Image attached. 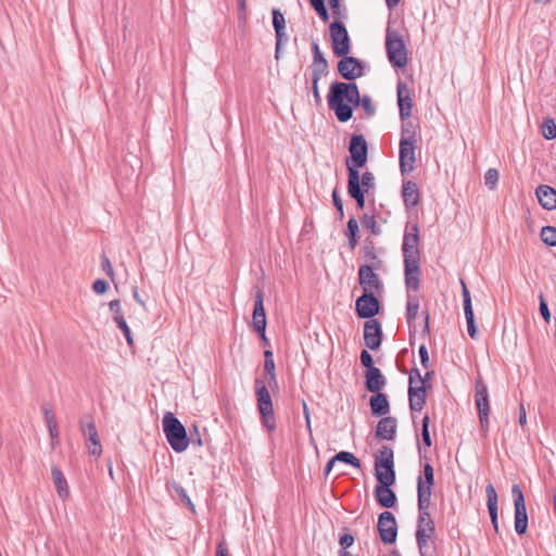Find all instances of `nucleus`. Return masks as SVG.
<instances>
[{
    "label": "nucleus",
    "instance_id": "61",
    "mask_svg": "<svg viewBox=\"0 0 556 556\" xmlns=\"http://www.w3.org/2000/svg\"><path fill=\"white\" fill-rule=\"evenodd\" d=\"M228 555H229V551H228V547H227V544H226L225 540L223 539L217 544L215 556H228Z\"/></svg>",
    "mask_w": 556,
    "mask_h": 556
},
{
    "label": "nucleus",
    "instance_id": "59",
    "mask_svg": "<svg viewBox=\"0 0 556 556\" xmlns=\"http://www.w3.org/2000/svg\"><path fill=\"white\" fill-rule=\"evenodd\" d=\"M312 8L316 11V13L324 22H327L329 20V13L325 3L312 5Z\"/></svg>",
    "mask_w": 556,
    "mask_h": 556
},
{
    "label": "nucleus",
    "instance_id": "47",
    "mask_svg": "<svg viewBox=\"0 0 556 556\" xmlns=\"http://www.w3.org/2000/svg\"><path fill=\"white\" fill-rule=\"evenodd\" d=\"M429 422H430V418L428 415H426L422 418L421 437H422L424 444L428 447H430L432 444V441L430 438V432H429Z\"/></svg>",
    "mask_w": 556,
    "mask_h": 556
},
{
    "label": "nucleus",
    "instance_id": "44",
    "mask_svg": "<svg viewBox=\"0 0 556 556\" xmlns=\"http://www.w3.org/2000/svg\"><path fill=\"white\" fill-rule=\"evenodd\" d=\"M500 174L495 168H489L484 175V182L490 189H494L498 182Z\"/></svg>",
    "mask_w": 556,
    "mask_h": 556
},
{
    "label": "nucleus",
    "instance_id": "17",
    "mask_svg": "<svg viewBox=\"0 0 556 556\" xmlns=\"http://www.w3.org/2000/svg\"><path fill=\"white\" fill-rule=\"evenodd\" d=\"M416 141L406 139L400 140V169L401 173L409 174L414 170L416 162Z\"/></svg>",
    "mask_w": 556,
    "mask_h": 556
},
{
    "label": "nucleus",
    "instance_id": "55",
    "mask_svg": "<svg viewBox=\"0 0 556 556\" xmlns=\"http://www.w3.org/2000/svg\"><path fill=\"white\" fill-rule=\"evenodd\" d=\"M312 53H313V62H328L324 56L317 42L313 41L312 43Z\"/></svg>",
    "mask_w": 556,
    "mask_h": 556
},
{
    "label": "nucleus",
    "instance_id": "36",
    "mask_svg": "<svg viewBox=\"0 0 556 556\" xmlns=\"http://www.w3.org/2000/svg\"><path fill=\"white\" fill-rule=\"evenodd\" d=\"M419 311V299L417 295L407 293V302H406V318L408 325L417 318Z\"/></svg>",
    "mask_w": 556,
    "mask_h": 556
},
{
    "label": "nucleus",
    "instance_id": "32",
    "mask_svg": "<svg viewBox=\"0 0 556 556\" xmlns=\"http://www.w3.org/2000/svg\"><path fill=\"white\" fill-rule=\"evenodd\" d=\"M376 478L378 481L395 482L394 462L375 459Z\"/></svg>",
    "mask_w": 556,
    "mask_h": 556
},
{
    "label": "nucleus",
    "instance_id": "11",
    "mask_svg": "<svg viewBox=\"0 0 556 556\" xmlns=\"http://www.w3.org/2000/svg\"><path fill=\"white\" fill-rule=\"evenodd\" d=\"M255 302L253 309V328L255 332L260 334L265 344H268V340L265 334L266 330V314L264 308V292L261 288L254 287Z\"/></svg>",
    "mask_w": 556,
    "mask_h": 556
},
{
    "label": "nucleus",
    "instance_id": "62",
    "mask_svg": "<svg viewBox=\"0 0 556 556\" xmlns=\"http://www.w3.org/2000/svg\"><path fill=\"white\" fill-rule=\"evenodd\" d=\"M479 415V421H480V426H481V429L484 431V433L488 432L489 430V415L490 413H484V414H478Z\"/></svg>",
    "mask_w": 556,
    "mask_h": 556
},
{
    "label": "nucleus",
    "instance_id": "41",
    "mask_svg": "<svg viewBox=\"0 0 556 556\" xmlns=\"http://www.w3.org/2000/svg\"><path fill=\"white\" fill-rule=\"evenodd\" d=\"M541 128L545 139L552 140L556 138V123L553 118H545Z\"/></svg>",
    "mask_w": 556,
    "mask_h": 556
},
{
    "label": "nucleus",
    "instance_id": "3",
    "mask_svg": "<svg viewBox=\"0 0 556 556\" xmlns=\"http://www.w3.org/2000/svg\"><path fill=\"white\" fill-rule=\"evenodd\" d=\"M163 431L168 444L176 453L185 452L190 443L185 426L173 413H166L163 417Z\"/></svg>",
    "mask_w": 556,
    "mask_h": 556
},
{
    "label": "nucleus",
    "instance_id": "51",
    "mask_svg": "<svg viewBox=\"0 0 556 556\" xmlns=\"http://www.w3.org/2000/svg\"><path fill=\"white\" fill-rule=\"evenodd\" d=\"M361 363L364 367H366V370H370L371 368H376L374 366V359L370 353L366 350H363L361 353Z\"/></svg>",
    "mask_w": 556,
    "mask_h": 556
},
{
    "label": "nucleus",
    "instance_id": "40",
    "mask_svg": "<svg viewBox=\"0 0 556 556\" xmlns=\"http://www.w3.org/2000/svg\"><path fill=\"white\" fill-rule=\"evenodd\" d=\"M334 459L351 465L354 468H361V460L351 452L341 451L334 455Z\"/></svg>",
    "mask_w": 556,
    "mask_h": 556
},
{
    "label": "nucleus",
    "instance_id": "60",
    "mask_svg": "<svg viewBox=\"0 0 556 556\" xmlns=\"http://www.w3.org/2000/svg\"><path fill=\"white\" fill-rule=\"evenodd\" d=\"M312 80V91H313V94H314V99H315V102L317 105H320L321 104V98H320V94H319V89H318V83L320 79H313L311 78Z\"/></svg>",
    "mask_w": 556,
    "mask_h": 556
},
{
    "label": "nucleus",
    "instance_id": "54",
    "mask_svg": "<svg viewBox=\"0 0 556 556\" xmlns=\"http://www.w3.org/2000/svg\"><path fill=\"white\" fill-rule=\"evenodd\" d=\"M358 223L357 220L354 218V217H351L348 222V225H346V231H345V235L348 237H351V236H357L358 233Z\"/></svg>",
    "mask_w": 556,
    "mask_h": 556
},
{
    "label": "nucleus",
    "instance_id": "13",
    "mask_svg": "<svg viewBox=\"0 0 556 556\" xmlns=\"http://www.w3.org/2000/svg\"><path fill=\"white\" fill-rule=\"evenodd\" d=\"M376 292H364L355 302V311L359 318L374 319L379 313L380 302L375 295Z\"/></svg>",
    "mask_w": 556,
    "mask_h": 556
},
{
    "label": "nucleus",
    "instance_id": "27",
    "mask_svg": "<svg viewBox=\"0 0 556 556\" xmlns=\"http://www.w3.org/2000/svg\"><path fill=\"white\" fill-rule=\"evenodd\" d=\"M485 494H486V506L490 514L491 523L495 530V532H498V516H497V493L492 483H489L485 486Z\"/></svg>",
    "mask_w": 556,
    "mask_h": 556
},
{
    "label": "nucleus",
    "instance_id": "35",
    "mask_svg": "<svg viewBox=\"0 0 556 556\" xmlns=\"http://www.w3.org/2000/svg\"><path fill=\"white\" fill-rule=\"evenodd\" d=\"M273 26L276 34V39H278V43L281 40H288L286 35V18L279 9H274L273 12Z\"/></svg>",
    "mask_w": 556,
    "mask_h": 556
},
{
    "label": "nucleus",
    "instance_id": "43",
    "mask_svg": "<svg viewBox=\"0 0 556 556\" xmlns=\"http://www.w3.org/2000/svg\"><path fill=\"white\" fill-rule=\"evenodd\" d=\"M312 78L320 79L321 76L328 74L329 64L328 62H313L311 65Z\"/></svg>",
    "mask_w": 556,
    "mask_h": 556
},
{
    "label": "nucleus",
    "instance_id": "49",
    "mask_svg": "<svg viewBox=\"0 0 556 556\" xmlns=\"http://www.w3.org/2000/svg\"><path fill=\"white\" fill-rule=\"evenodd\" d=\"M175 491L176 494L179 496L180 501L185 503L188 507H190L192 510H194V506L190 497L188 496L187 491L180 485H176Z\"/></svg>",
    "mask_w": 556,
    "mask_h": 556
},
{
    "label": "nucleus",
    "instance_id": "20",
    "mask_svg": "<svg viewBox=\"0 0 556 556\" xmlns=\"http://www.w3.org/2000/svg\"><path fill=\"white\" fill-rule=\"evenodd\" d=\"M379 484L375 488V497L378 504L383 508H392L396 503V495L391 490V485L394 482L391 481H378Z\"/></svg>",
    "mask_w": 556,
    "mask_h": 556
},
{
    "label": "nucleus",
    "instance_id": "4",
    "mask_svg": "<svg viewBox=\"0 0 556 556\" xmlns=\"http://www.w3.org/2000/svg\"><path fill=\"white\" fill-rule=\"evenodd\" d=\"M386 51L388 60L393 66L399 68L406 66L407 50L403 37L390 26L386 30Z\"/></svg>",
    "mask_w": 556,
    "mask_h": 556
},
{
    "label": "nucleus",
    "instance_id": "50",
    "mask_svg": "<svg viewBox=\"0 0 556 556\" xmlns=\"http://www.w3.org/2000/svg\"><path fill=\"white\" fill-rule=\"evenodd\" d=\"M48 431L51 439V447L54 450L60 444V433L58 425H52V427H48Z\"/></svg>",
    "mask_w": 556,
    "mask_h": 556
},
{
    "label": "nucleus",
    "instance_id": "23",
    "mask_svg": "<svg viewBox=\"0 0 556 556\" xmlns=\"http://www.w3.org/2000/svg\"><path fill=\"white\" fill-rule=\"evenodd\" d=\"M348 193L355 200L357 208L363 210L365 207V193L361 187L359 172L352 170L350 177H348Z\"/></svg>",
    "mask_w": 556,
    "mask_h": 556
},
{
    "label": "nucleus",
    "instance_id": "26",
    "mask_svg": "<svg viewBox=\"0 0 556 556\" xmlns=\"http://www.w3.org/2000/svg\"><path fill=\"white\" fill-rule=\"evenodd\" d=\"M540 205L547 211L556 208V190L547 185H541L535 190Z\"/></svg>",
    "mask_w": 556,
    "mask_h": 556
},
{
    "label": "nucleus",
    "instance_id": "24",
    "mask_svg": "<svg viewBox=\"0 0 556 556\" xmlns=\"http://www.w3.org/2000/svg\"><path fill=\"white\" fill-rule=\"evenodd\" d=\"M396 434V419L391 416L381 418L376 427V437L380 440H394Z\"/></svg>",
    "mask_w": 556,
    "mask_h": 556
},
{
    "label": "nucleus",
    "instance_id": "42",
    "mask_svg": "<svg viewBox=\"0 0 556 556\" xmlns=\"http://www.w3.org/2000/svg\"><path fill=\"white\" fill-rule=\"evenodd\" d=\"M359 181L364 192H369L370 190H374L376 187L375 176L369 170L364 172L362 175L359 174Z\"/></svg>",
    "mask_w": 556,
    "mask_h": 556
},
{
    "label": "nucleus",
    "instance_id": "52",
    "mask_svg": "<svg viewBox=\"0 0 556 556\" xmlns=\"http://www.w3.org/2000/svg\"><path fill=\"white\" fill-rule=\"evenodd\" d=\"M540 313H541V316L543 317V319L546 323H549V320H551V312L548 309L547 303H546L543 294H540Z\"/></svg>",
    "mask_w": 556,
    "mask_h": 556
},
{
    "label": "nucleus",
    "instance_id": "22",
    "mask_svg": "<svg viewBox=\"0 0 556 556\" xmlns=\"http://www.w3.org/2000/svg\"><path fill=\"white\" fill-rule=\"evenodd\" d=\"M420 261L404 262L405 286L408 291H417L420 287Z\"/></svg>",
    "mask_w": 556,
    "mask_h": 556
},
{
    "label": "nucleus",
    "instance_id": "16",
    "mask_svg": "<svg viewBox=\"0 0 556 556\" xmlns=\"http://www.w3.org/2000/svg\"><path fill=\"white\" fill-rule=\"evenodd\" d=\"M374 265H361L358 268V282L364 292H380L382 282L379 276L375 273Z\"/></svg>",
    "mask_w": 556,
    "mask_h": 556
},
{
    "label": "nucleus",
    "instance_id": "7",
    "mask_svg": "<svg viewBox=\"0 0 556 556\" xmlns=\"http://www.w3.org/2000/svg\"><path fill=\"white\" fill-rule=\"evenodd\" d=\"M419 240L418 225L416 223L407 224L402 244L404 262L420 261Z\"/></svg>",
    "mask_w": 556,
    "mask_h": 556
},
{
    "label": "nucleus",
    "instance_id": "58",
    "mask_svg": "<svg viewBox=\"0 0 556 556\" xmlns=\"http://www.w3.org/2000/svg\"><path fill=\"white\" fill-rule=\"evenodd\" d=\"M340 546L341 548L340 549H348L350 546L353 545L354 543V536L350 533H345L343 535L340 536Z\"/></svg>",
    "mask_w": 556,
    "mask_h": 556
},
{
    "label": "nucleus",
    "instance_id": "28",
    "mask_svg": "<svg viewBox=\"0 0 556 556\" xmlns=\"http://www.w3.org/2000/svg\"><path fill=\"white\" fill-rule=\"evenodd\" d=\"M386 378L379 368H371L370 370H366L365 387L367 391L377 393L386 386Z\"/></svg>",
    "mask_w": 556,
    "mask_h": 556
},
{
    "label": "nucleus",
    "instance_id": "12",
    "mask_svg": "<svg viewBox=\"0 0 556 556\" xmlns=\"http://www.w3.org/2000/svg\"><path fill=\"white\" fill-rule=\"evenodd\" d=\"M377 528L379 536L384 544H392L396 541L397 523L391 511H383L379 515Z\"/></svg>",
    "mask_w": 556,
    "mask_h": 556
},
{
    "label": "nucleus",
    "instance_id": "25",
    "mask_svg": "<svg viewBox=\"0 0 556 556\" xmlns=\"http://www.w3.org/2000/svg\"><path fill=\"white\" fill-rule=\"evenodd\" d=\"M402 198L407 210L418 205L420 201V192L415 181L406 180L403 182Z\"/></svg>",
    "mask_w": 556,
    "mask_h": 556
},
{
    "label": "nucleus",
    "instance_id": "2",
    "mask_svg": "<svg viewBox=\"0 0 556 556\" xmlns=\"http://www.w3.org/2000/svg\"><path fill=\"white\" fill-rule=\"evenodd\" d=\"M430 504L431 502H417L418 519L415 535L421 556H427L428 544L435 534V523L429 513Z\"/></svg>",
    "mask_w": 556,
    "mask_h": 556
},
{
    "label": "nucleus",
    "instance_id": "9",
    "mask_svg": "<svg viewBox=\"0 0 556 556\" xmlns=\"http://www.w3.org/2000/svg\"><path fill=\"white\" fill-rule=\"evenodd\" d=\"M511 494L514 497L515 507V531L522 535L528 529V514L525 503L523 493L518 484H514L511 488Z\"/></svg>",
    "mask_w": 556,
    "mask_h": 556
},
{
    "label": "nucleus",
    "instance_id": "56",
    "mask_svg": "<svg viewBox=\"0 0 556 556\" xmlns=\"http://www.w3.org/2000/svg\"><path fill=\"white\" fill-rule=\"evenodd\" d=\"M109 288V283L103 280V279H97L93 283H92V290L97 293V294H103L106 292Z\"/></svg>",
    "mask_w": 556,
    "mask_h": 556
},
{
    "label": "nucleus",
    "instance_id": "63",
    "mask_svg": "<svg viewBox=\"0 0 556 556\" xmlns=\"http://www.w3.org/2000/svg\"><path fill=\"white\" fill-rule=\"evenodd\" d=\"M110 311L113 313V316L123 315L121 309L119 300H113L109 303Z\"/></svg>",
    "mask_w": 556,
    "mask_h": 556
},
{
    "label": "nucleus",
    "instance_id": "45",
    "mask_svg": "<svg viewBox=\"0 0 556 556\" xmlns=\"http://www.w3.org/2000/svg\"><path fill=\"white\" fill-rule=\"evenodd\" d=\"M401 139L416 141V130L415 126L412 123L408 122L402 125Z\"/></svg>",
    "mask_w": 556,
    "mask_h": 556
},
{
    "label": "nucleus",
    "instance_id": "48",
    "mask_svg": "<svg viewBox=\"0 0 556 556\" xmlns=\"http://www.w3.org/2000/svg\"><path fill=\"white\" fill-rule=\"evenodd\" d=\"M393 457H394V454H393V450L389 446H382L380 450H379V455L376 457V460H380V462H384V460H388V462H393Z\"/></svg>",
    "mask_w": 556,
    "mask_h": 556
},
{
    "label": "nucleus",
    "instance_id": "10",
    "mask_svg": "<svg viewBox=\"0 0 556 556\" xmlns=\"http://www.w3.org/2000/svg\"><path fill=\"white\" fill-rule=\"evenodd\" d=\"M79 427L83 435L87 440L89 454L100 456L102 453V445L92 417L90 415L84 416L79 421Z\"/></svg>",
    "mask_w": 556,
    "mask_h": 556
},
{
    "label": "nucleus",
    "instance_id": "33",
    "mask_svg": "<svg viewBox=\"0 0 556 556\" xmlns=\"http://www.w3.org/2000/svg\"><path fill=\"white\" fill-rule=\"evenodd\" d=\"M51 477L60 498L65 500L70 495L67 481L60 468L53 466L51 468Z\"/></svg>",
    "mask_w": 556,
    "mask_h": 556
},
{
    "label": "nucleus",
    "instance_id": "46",
    "mask_svg": "<svg viewBox=\"0 0 556 556\" xmlns=\"http://www.w3.org/2000/svg\"><path fill=\"white\" fill-rule=\"evenodd\" d=\"M41 410L45 417L47 428L52 427V425H58L55 420V414L49 404H43L41 406Z\"/></svg>",
    "mask_w": 556,
    "mask_h": 556
},
{
    "label": "nucleus",
    "instance_id": "57",
    "mask_svg": "<svg viewBox=\"0 0 556 556\" xmlns=\"http://www.w3.org/2000/svg\"><path fill=\"white\" fill-rule=\"evenodd\" d=\"M418 353H419L420 363H421L422 367L428 368L429 367V353H428L427 346L425 344H421L418 349Z\"/></svg>",
    "mask_w": 556,
    "mask_h": 556
},
{
    "label": "nucleus",
    "instance_id": "6",
    "mask_svg": "<svg viewBox=\"0 0 556 556\" xmlns=\"http://www.w3.org/2000/svg\"><path fill=\"white\" fill-rule=\"evenodd\" d=\"M350 160H346L348 177L352 170L358 172L368 160V146L363 135H353L349 146Z\"/></svg>",
    "mask_w": 556,
    "mask_h": 556
},
{
    "label": "nucleus",
    "instance_id": "30",
    "mask_svg": "<svg viewBox=\"0 0 556 556\" xmlns=\"http://www.w3.org/2000/svg\"><path fill=\"white\" fill-rule=\"evenodd\" d=\"M475 402H476L478 414L490 413L488 387L481 380H477V383H476Z\"/></svg>",
    "mask_w": 556,
    "mask_h": 556
},
{
    "label": "nucleus",
    "instance_id": "29",
    "mask_svg": "<svg viewBox=\"0 0 556 556\" xmlns=\"http://www.w3.org/2000/svg\"><path fill=\"white\" fill-rule=\"evenodd\" d=\"M426 386L414 387L413 384L408 388V401L409 408L413 412H420L426 403Z\"/></svg>",
    "mask_w": 556,
    "mask_h": 556
},
{
    "label": "nucleus",
    "instance_id": "38",
    "mask_svg": "<svg viewBox=\"0 0 556 556\" xmlns=\"http://www.w3.org/2000/svg\"><path fill=\"white\" fill-rule=\"evenodd\" d=\"M361 223L371 235L379 236L381 233V227L378 225L375 215L365 213L361 218Z\"/></svg>",
    "mask_w": 556,
    "mask_h": 556
},
{
    "label": "nucleus",
    "instance_id": "15",
    "mask_svg": "<svg viewBox=\"0 0 556 556\" xmlns=\"http://www.w3.org/2000/svg\"><path fill=\"white\" fill-rule=\"evenodd\" d=\"M338 72L342 78L352 81L364 75V66L357 58L345 54L338 62Z\"/></svg>",
    "mask_w": 556,
    "mask_h": 556
},
{
    "label": "nucleus",
    "instance_id": "21",
    "mask_svg": "<svg viewBox=\"0 0 556 556\" xmlns=\"http://www.w3.org/2000/svg\"><path fill=\"white\" fill-rule=\"evenodd\" d=\"M396 93L397 104L400 109V117L401 119L404 121L412 115L413 100L410 97V91L405 83L399 81L396 87Z\"/></svg>",
    "mask_w": 556,
    "mask_h": 556
},
{
    "label": "nucleus",
    "instance_id": "14",
    "mask_svg": "<svg viewBox=\"0 0 556 556\" xmlns=\"http://www.w3.org/2000/svg\"><path fill=\"white\" fill-rule=\"evenodd\" d=\"M434 470L430 463L424 465V475L417 478V502H431Z\"/></svg>",
    "mask_w": 556,
    "mask_h": 556
},
{
    "label": "nucleus",
    "instance_id": "19",
    "mask_svg": "<svg viewBox=\"0 0 556 556\" xmlns=\"http://www.w3.org/2000/svg\"><path fill=\"white\" fill-rule=\"evenodd\" d=\"M460 285H462L463 306H464V313H465V318H466V323H467L468 334L471 339H475L477 337V327H476V323H475V315H473V309H472L470 292L463 279H460Z\"/></svg>",
    "mask_w": 556,
    "mask_h": 556
},
{
    "label": "nucleus",
    "instance_id": "5",
    "mask_svg": "<svg viewBox=\"0 0 556 556\" xmlns=\"http://www.w3.org/2000/svg\"><path fill=\"white\" fill-rule=\"evenodd\" d=\"M255 395L257 401V408L262 417V424L268 429L274 430L276 428V420L273 407L271 396L265 384V381L261 378H255Z\"/></svg>",
    "mask_w": 556,
    "mask_h": 556
},
{
    "label": "nucleus",
    "instance_id": "18",
    "mask_svg": "<svg viewBox=\"0 0 556 556\" xmlns=\"http://www.w3.org/2000/svg\"><path fill=\"white\" fill-rule=\"evenodd\" d=\"M382 331L380 323L377 319H369L364 325V341L365 345L376 351L381 345Z\"/></svg>",
    "mask_w": 556,
    "mask_h": 556
},
{
    "label": "nucleus",
    "instance_id": "53",
    "mask_svg": "<svg viewBox=\"0 0 556 556\" xmlns=\"http://www.w3.org/2000/svg\"><path fill=\"white\" fill-rule=\"evenodd\" d=\"M332 201H333L334 207L337 208V211L340 215V218H343V216H344L343 201L337 190H333V192H332Z\"/></svg>",
    "mask_w": 556,
    "mask_h": 556
},
{
    "label": "nucleus",
    "instance_id": "8",
    "mask_svg": "<svg viewBox=\"0 0 556 556\" xmlns=\"http://www.w3.org/2000/svg\"><path fill=\"white\" fill-rule=\"evenodd\" d=\"M330 38L334 55L341 56L349 54L351 51L350 37L346 27L340 21L330 24Z\"/></svg>",
    "mask_w": 556,
    "mask_h": 556
},
{
    "label": "nucleus",
    "instance_id": "31",
    "mask_svg": "<svg viewBox=\"0 0 556 556\" xmlns=\"http://www.w3.org/2000/svg\"><path fill=\"white\" fill-rule=\"evenodd\" d=\"M369 405L374 416H386L390 412L388 397L381 392H377L371 395Z\"/></svg>",
    "mask_w": 556,
    "mask_h": 556
},
{
    "label": "nucleus",
    "instance_id": "64",
    "mask_svg": "<svg viewBox=\"0 0 556 556\" xmlns=\"http://www.w3.org/2000/svg\"><path fill=\"white\" fill-rule=\"evenodd\" d=\"M101 266H102V269L105 271V274L113 279L114 271H113V267H112V264L109 261V258L103 257Z\"/></svg>",
    "mask_w": 556,
    "mask_h": 556
},
{
    "label": "nucleus",
    "instance_id": "1",
    "mask_svg": "<svg viewBox=\"0 0 556 556\" xmlns=\"http://www.w3.org/2000/svg\"><path fill=\"white\" fill-rule=\"evenodd\" d=\"M328 106L334 112L339 122L345 123L353 116V106L361 105L367 116H372L376 109L369 96L361 98L355 83L334 81L329 87Z\"/></svg>",
    "mask_w": 556,
    "mask_h": 556
},
{
    "label": "nucleus",
    "instance_id": "37",
    "mask_svg": "<svg viewBox=\"0 0 556 556\" xmlns=\"http://www.w3.org/2000/svg\"><path fill=\"white\" fill-rule=\"evenodd\" d=\"M264 375L267 380L268 387H278L276 377V365L274 359H265L264 362Z\"/></svg>",
    "mask_w": 556,
    "mask_h": 556
},
{
    "label": "nucleus",
    "instance_id": "39",
    "mask_svg": "<svg viewBox=\"0 0 556 556\" xmlns=\"http://www.w3.org/2000/svg\"><path fill=\"white\" fill-rule=\"evenodd\" d=\"M540 238L547 247H556V227L544 226L541 229Z\"/></svg>",
    "mask_w": 556,
    "mask_h": 556
},
{
    "label": "nucleus",
    "instance_id": "34",
    "mask_svg": "<svg viewBox=\"0 0 556 556\" xmlns=\"http://www.w3.org/2000/svg\"><path fill=\"white\" fill-rule=\"evenodd\" d=\"M362 254L364 258L369 262L368 265H374L376 269H381L382 261L377 255L375 242L371 238L365 239L362 248Z\"/></svg>",
    "mask_w": 556,
    "mask_h": 556
}]
</instances>
